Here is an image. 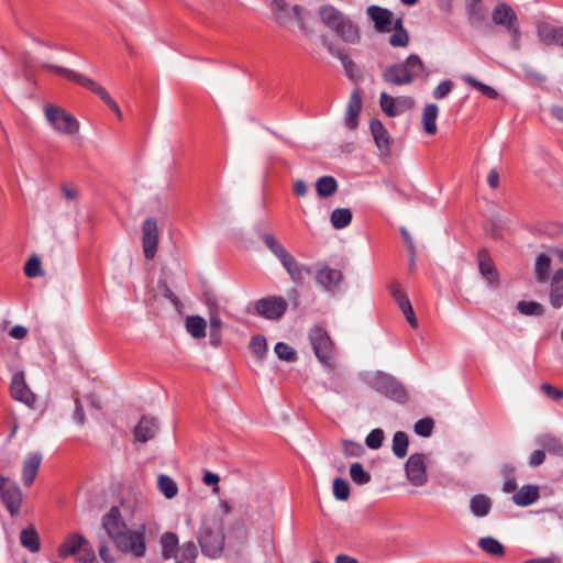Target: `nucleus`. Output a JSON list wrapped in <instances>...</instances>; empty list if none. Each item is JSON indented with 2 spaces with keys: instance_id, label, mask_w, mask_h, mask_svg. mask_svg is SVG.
<instances>
[{
  "instance_id": "1",
  "label": "nucleus",
  "mask_w": 563,
  "mask_h": 563,
  "mask_svg": "<svg viewBox=\"0 0 563 563\" xmlns=\"http://www.w3.org/2000/svg\"><path fill=\"white\" fill-rule=\"evenodd\" d=\"M321 22L343 42L357 44L361 40L357 24L346 14L331 4L319 8Z\"/></svg>"
},
{
  "instance_id": "2",
  "label": "nucleus",
  "mask_w": 563,
  "mask_h": 563,
  "mask_svg": "<svg viewBox=\"0 0 563 563\" xmlns=\"http://www.w3.org/2000/svg\"><path fill=\"white\" fill-rule=\"evenodd\" d=\"M41 67L47 70L55 71L69 80L78 84L79 86L90 90L95 95H97L117 115L119 120H122L123 114L120 110L119 104L117 101L110 96V93L98 82H96L93 79L77 73L75 70H71L69 68L49 64V63H43L41 64Z\"/></svg>"
},
{
  "instance_id": "3",
  "label": "nucleus",
  "mask_w": 563,
  "mask_h": 563,
  "mask_svg": "<svg viewBox=\"0 0 563 563\" xmlns=\"http://www.w3.org/2000/svg\"><path fill=\"white\" fill-rule=\"evenodd\" d=\"M426 73L421 58L416 55H409L404 63L393 64L383 71V80L388 85H409L413 79Z\"/></svg>"
},
{
  "instance_id": "4",
  "label": "nucleus",
  "mask_w": 563,
  "mask_h": 563,
  "mask_svg": "<svg viewBox=\"0 0 563 563\" xmlns=\"http://www.w3.org/2000/svg\"><path fill=\"white\" fill-rule=\"evenodd\" d=\"M198 541L205 555L209 558L219 556L225 541L222 522L218 520L203 521L198 534Z\"/></svg>"
},
{
  "instance_id": "5",
  "label": "nucleus",
  "mask_w": 563,
  "mask_h": 563,
  "mask_svg": "<svg viewBox=\"0 0 563 563\" xmlns=\"http://www.w3.org/2000/svg\"><path fill=\"white\" fill-rule=\"evenodd\" d=\"M368 384L379 394L397 402L404 404L408 399V394L404 385L394 376L384 372H376L372 375L368 379Z\"/></svg>"
},
{
  "instance_id": "6",
  "label": "nucleus",
  "mask_w": 563,
  "mask_h": 563,
  "mask_svg": "<svg viewBox=\"0 0 563 563\" xmlns=\"http://www.w3.org/2000/svg\"><path fill=\"white\" fill-rule=\"evenodd\" d=\"M45 118L52 128L58 133L74 135L79 131L78 120L64 109L46 104L44 108Z\"/></svg>"
},
{
  "instance_id": "7",
  "label": "nucleus",
  "mask_w": 563,
  "mask_h": 563,
  "mask_svg": "<svg viewBox=\"0 0 563 563\" xmlns=\"http://www.w3.org/2000/svg\"><path fill=\"white\" fill-rule=\"evenodd\" d=\"M113 543L121 552L132 554L135 558H142L146 552L143 530H131L128 528L113 540Z\"/></svg>"
},
{
  "instance_id": "8",
  "label": "nucleus",
  "mask_w": 563,
  "mask_h": 563,
  "mask_svg": "<svg viewBox=\"0 0 563 563\" xmlns=\"http://www.w3.org/2000/svg\"><path fill=\"white\" fill-rule=\"evenodd\" d=\"M271 10L277 23L286 25L295 20L301 30L305 29V9L301 5L295 4L289 7L286 0H273Z\"/></svg>"
},
{
  "instance_id": "9",
  "label": "nucleus",
  "mask_w": 563,
  "mask_h": 563,
  "mask_svg": "<svg viewBox=\"0 0 563 563\" xmlns=\"http://www.w3.org/2000/svg\"><path fill=\"white\" fill-rule=\"evenodd\" d=\"M309 339L317 358L329 365L333 358V343L327 331L320 327H313L309 332Z\"/></svg>"
},
{
  "instance_id": "10",
  "label": "nucleus",
  "mask_w": 563,
  "mask_h": 563,
  "mask_svg": "<svg viewBox=\"0 0 563 563\" xmlns=\"http://www.w3.org/2000/svg\"><path fill=\"white\" fill-rule=\"evenodd\" d=\"M0 497L11 516L19 514L23 496L15 482L8 477L0 476Z\"/></svg>"
},
{
  "instance_id": "11",
  "label": "nucleus",
  "mask_w": 563,
  "mask_h": 563,
  "mask_svg": "<svg viewBox=\"0 0 563 563\" xmlns=\"http://www.w3.org/2000/svg\"><path fill=\"white\" fill-rule=\"evenodd\" d=\"M288 303L283 297L271 296L262 298L255 302L256 313L267 320L280 319L286 310Z\"/></svg>"
},
{
  "instance_id": "12",
  "label": "nucleus",
  "mask_w": 563,
  "mask_h": 563,
  "mask_svg": "<svg viewBox=\"0 0 563 563\" xmlns=\"http://www.w3.org/2000/svg\"><path fill=\"white\" fill-rule=\"evenodd\" d=\"M10 395L14 400L24 404L29 408L34 407L36 402V396L26 384L25 374L23 371H19L12 376L10 383Z\"/></svg>"
},
{
  "instance_id": "13",
  "label": "nucleus",
  "mask_w": 563,
  "mask_h": 563,
  "mask_svg": "<svg viewBox=\"0 0 563 563\" xmlns=\"http://www.w3.org/2000/svg\"><path fill=\"white\" fill-rule=\"evenodd\" d=\"M405 471L411 485L416 487L424 485L428 481L424 454H411L406 462Z\"/></svg>"
},
{
  "instance_id": "14",
  "label": "nucleus",
  "mask_w": 563,
  "mask_h": 563,
  "mask_svg": "<svg viewBox=\"0 0 563 563\" xmlns=\"http://www.w3.org/2000/svg\"><path fill=\"white\" fill-rule=\"evenodd\" d=\"M142 245L145 258L153 260L158 245V228L153 218H146L142 223Z\"/></svg>"
},
{
  "instance_id": "15",
  "label": "nucleus",
  "mask_w": 563,
  "mask_h": 563,
  "mask_svg": "<svg viewBox=\"0 0 563 563\" xmlns=\"http://www.w3.org/2000/svg\"><path fill=\"white\" fill-rule=\"evenodd\" d=\"M379 104L383 112L394 118L402 113L405 110L411 107L412 99L410 97H391L387 92H382L379 96Z\"/></svg>"
},
{
  "instance_id": "16",
  "label": "nucleus",
  "mask_w": 563,
  "mask_h": 563,
  "mask_svg": "<svg viewBox=\"0 0 563 563\" xmlns=\"http://www.w3.org/2000/svg\"><path fill=\"white\" fill-rule=\"evenodd\" d=\"M492 20L496 25H501L510 31L520 25L514 9L506 2H499L492 12Z\"/></svg>"
},
{
  "instance_id": "17",
  "label": "nucleus",
  "mask_w": 563,
  "mask_h": 563,
  "mask_svg": "<svg viewBox=\"0 0 563 563\" xmlns=\"http://www.w3.org/2000/svg\"><path fill=\"white\" fill-rule=\"evenodd\" d=\"M102 527L113 541L118 536L123 533L128 526L122 518L119 507L112 506L102 518Z\"/></svg>"
},
{
  "instance_id": "18",
  "label": "nucleus",
  "mask_w": 563,
  "mask_h": 563,
  "mask_svg": "<svg viewBox=\"0 0 563 563\" xmlns=\"http://www.w3.org/2000/svg\"><path fill=\"white\" fill-rule=\"evenodd\" d=\"M366 13L376 31L386 33L391 30L393 13L388 9L373 4L367 8Z\"/></svg>"
},
{
  "instance_id": "19",
  "label": "nucleus",
  "mask_w": 563,
  "mask_h": 563,
  "mask_svg": "<svg viewBox=\"0 0 563 563\" xmlns=\"http://www.w3.org/2000/svg\"><path fill=\"white\" fill-rule=\"evenodd\" d=\"M342 279V272L329 266H323L316 273L317 283L327 291H333Z\"/></svg>"
},
{
  "instance_id": "20",
  "label": "nucleus",
  "mask_w": 563,
  "mask_h": 563,
  "mask_svg": "<svg viewBox=\"0 0 563 563\" xmlns=\"http://www.w3.org/2000/svg\"><path fill=\"white\" fill-rule=\"evenodd\" d=\"M536 29L538 40L547 46L558 45L563 34V26H554L544 21L537 22Z\"/></svg>"
},
{
  "instance_id": "21",
  "label": "nucleus",
  "mask_w": 563,
  "mask_h": 563,
  "mask_svg": "<svg viewBox=\"0 0 563 563\" xmlns=\"http://www.w3.org/2000/svg\"><path fill=\"white\" fill-rule=\"evenodd\" d=\"M42 463V454L33 452L26 455L22 464V482L25 486H31L37 475Z\"/></svg>"
},
{
  "instance_id": "22",
  "label": "nucleus",
  "mask_w": 563,
  "mask_h": 563,
  "mask_svg": "<svg viewBox=\"0 0 563 563\" xmlns=\"http://www.w3.org/2000/svg\"><path fill=\"white\" fill-rule=\"evenodd\" d=\"M362 111V96L358 89L352 91L347 102L344 123L350 130L357 126V118Z\"/></svg>"
},
{
  "instance_id": "23",
  "label": "nucleus",
  "mask_w": 563,
  "mask_h": 563,
  "mask_svg": "<svg viewBox=\"0 0 563 563\" xmlns=\"http://www.w3.org/2000/svg\"><path fill=\"white\" fill-rule=\"evenodd\" d=\"M158 431V424L155 418L143 416L134 428L136 441L145 443L153 439Z\"/></svg>"
},
{
  "instance_id": "24",
  "label": "nucleus",
  "mask_w": 563,
  "mask_h": 563,
  "mask_svg": "<svg viewBox=\"0 0 563 563\" xmlns=\"http://www.w3.org/2000/svg\"><path fill=\"white\" fill-rule=\"evenodd\" d=\"M478 268L483 277L490 284H496L498 280V273L496 266L486 249H481L477 254Z\"/></svg>"
},
{
  "instance_id": "25",
  "label": "nucleus",
  "mask_w": 563,
  "mask_h": 563,
  "mask_svg": "<svg viewBox=\"0 0 563 563\" xmlns=\"http://www.w3.org/2000/svg\"><path fill=\"white\" fill-rule=\"evenodd\" d=\"M550 303L554 309L563 307V268L556 269L551 278Z\"/></svg>"
},
{
  "instance_id": "26",
  "label": "nucleus",
  "mask_w": 563,
  "mask_h": 563,
  "mask_svg": "<svg viewBox=\"0 0 563 563\" xmlns=\"http://www.w3.org/2000/svg\"><path fill=\"white\" fill-rule=\"evenodd\" d=\"M540 497L537 485H523L512 495V501L520 507H527L536 503Z\"/></svg>"
},
{
  "instance_id": "27",
  "label": "nucleus",
  "mask_w": 563,
  "mask_h": 563,
  "mask_svg": "<svg viewBox=\"0 0 563 563\" xmlns=\"http://www.w3.org/2000/svg\"><path fill=\"white\" fill-rule=\"evenodd\" d=\"M87 543V540L79 533H71L68 536L65 541L60 544L58 549V555L63 559L75 555L84 544Z\"/></svg>"
},
{
  "instance_id": "28",
  "label": "nucleus",
  "mask_w": 563,
  "mask_h": 563,
  "mask_svg": "<svg viewBox=\"0 0 563 563\" xmlns=\"http://www.w3.org/2000/svg\"><path fill=\"white\" fill-rule=\"evenodd\" d=\"M283 266L296 284H302L305 278L311 274V268L299 264L294 256L290 257L289 262L286 261Z\"/></svg>"
},
{
  "instance_id": "29",
  "label": "nucleus",
  "mask_w": 563,
  "mask_h": 563,
  "mask_svg": "<svg viewBox=\"0 0 563 563\" xmlns=\"http://www.w3.org/2000/svg\"><path fill=\"white\" fill-rule=\"evenodd\" d=\"M369 129L377 147L388 152L390 142L388 132L383 123L378 119H373L371 120Z\"/></svg>"
},
{
  "instance_id": "30",
  "label": "nucleus",
  "mask_w": 563,
  "mask_h": 563,
  "mask_svg": "<svg viewBox=\"0 0 563 563\" xmlns=\"http://www.w3.org/2000/svg\"><path fill=\"white\" fill-rule=\"evenodd\" d=\"M536 443L550 454L563 457V443L553 434H541L536 438Z\"/></svg>"
},
{
  "instance_id": "31",
  "label": "nucleus",
  "mask_w": 563,
  "mask_h": 563,
  "mask_svg": "<svg viewBox=\"0 0 563 563\" xmlns=\"http://www.w3.org/2000/svg\"><path fill=\"white\" fill-rule=\"evenodd\" d=\"M492 509V500L484 494L474 495L470 500V510L473 516L483 518L486 517Z\"/></svg>"
},
{
  "instance_id": "32",
  "label": "nucleus",
  "mask_w": 563,
  "mask_h": 563,
  "mask_svg": "<svg viewBox=\"0 0 563 563\" xmlns=\"http://www.w3.org/2000/svg\"><path fill=\"white\" fill-rule=\"evenodd\" d=\"M178 537L174 532H165L161 537V544H162V556L165 560L174 558L179 549H178Z\"/></svg>"
},
{
  "instance_id": "33",
  "label": "nucleus",
  "mask_w": 563,
  "mask_h": 563,
  "mask_svg": "<svg viewBox=\"0 0 563 563\" xmlns=\"http://www.w3.org/2000/svg\"><path fill=\"white\" fill-rule=\"evenodd\" d=\"M438 112H439V108L435 103H428L423 108L422 124H423L424 131L430 135H433L437 133Z\"/></svg>"
},
{
  "instance_id": "34",
  "label": "nucleus",
  "mask_w": 563,
  "mask_h": 563,
  "mask_svg": "<svg viewBox=\"0 0 563 563\" xmlns=\"http://www.w3.org/2000/svg\"><path fill=\"white\" fill-rule=\"evenodd\" d=\"M186 330L195 339H201L206 336L207 322L200 316H188L186 318Z\"/></svg>"
},
{
  "instance_id": "35",
  "label": "nucleus",
  "mask_w": 563,
  "mask_h": 563,
  "mask_svg": "<svg viewBox=\"0 0 563 563\" xmlns=\"http://www.w3.org/2000/svg\"><path fill=\"white\" fill-rule=\"evenodd\" d=\"M20 542L30 552L35 553L40 550V538L33 526H29L20 532Z\"/></svg>"
},
{
  "instance_id": "36",
  "label": "nucleus",
  "mask_w": 563,
  "mask_h": 563,
  "mask_svg": "<svg viewBox=\"0 0 563 563\" xmlns=\"http://www.w3.org/2000/svg\"><path fill=\"white\" fill-rule=\"evenodd\" d=\"M262 239L265 245L280 261L282 264H284L286 261H290L292 255L272 234H264Z\"/></svg>"
},
{
  "instance_id": "37",
  "label": "nucleus",
  "mask_w": 563,
  "mask_h": 563,
  "mask_svg": "<svg viewBox=\"0 0 563 563\" xmlns=\"http://www.w3.org/2000/svg\"><path fill=\"white\" fill-rule=\"evenodd\" d=\"M551 269V258L549 255L541 253L534 262V277L538 283H544L549 278Z\"/></svg>"
},
{
  "instance_id": "38",
  "label": "nucleus",
  "mask_w": 563,
  "mask_h": 563,
  "mask_svg": "<svg viewBox=\"0 0 563 563\" xmlns=\"http://www.w3.org/2000/svg\"><path fill=\"white\" fill-rule=\"evenodd\" d=\"M316 190L322 198L331 197L338 190V183L332 176H322L316 183Z\"/></svg>"
},
{
  "instance_id": "39",
  "label": "nucleus",
  "mask_w": 563,
  "mask_h": 563,
  "mask_svg": "<svg viewBox=\"0 0 563 563\" xmlns=\"http://www.w3.org/2000/svg\"><path fill=\"white\" fill-rule=\"evenodd\" d=\"M391 29L394 34L389 37V44L393 47H405L409 42V35L402 25V20L397 19Z\"/></svg>"
},
{
  "instance_id": "40",
  "label": "nucleus",
  "mask_w": 563,
  "mask_h": 563,
  "mask_svg": "<svg viewBox=\"0 0 563 563\" xmlns=\"http://www.w3.org/2000/svg\"><path fill=\"white\" fill-rule=\"evenodd\" d=\"M197 554L198 551L195 542L188 541L179 548L178 553L174 558L176 563H195Z\"/></svg>"
},
{
  "instance_id": "41",
  "label": "nucleus",
  "mask_w": 563,
  "mask_h": 563,
  "mask_svg": "<svg viewBox=\"0 0 563 563\" xmlns=\"http://www.w3.org/2000/svg\"><path fill=\"white\" fill-rule=\"evenodd\" d=\"M352 221V212L347 208H336L331 213V224L334 229L346 228Z\"/></svg>"
},
{
  "instance_id": "42",
  "label": "nucleus",
  "mask_w": 563,
  "mask_h": 563,
  "mask_svg": "<svg viewBox=\"0 0 563 563\" xmlns=\"http://www.w3.org/2000/svg\"><path fill=\"white\" fill-rule=\"evenodd\" d=\"M157 486L159 492L167 499H172L178 494V486L176 482L168 475H159L157 478Z\"/></svg>"
},
{
  "instance_id": "43",
  "label": "nucleus",
  "mask_w": 563,
  "mask_h": 563,
  "mask_svg": "<svg viewBox=\"0 0 563 563\" xmlns=\"http://www.w3.org/2000/svg\"><path fill=\"white\" fill-rule=\"evenodd\" d=\"M478 547L490 555L501 556L505 553L504 545L497 539L492 537L481 538Z\"/></svg>"
},
{
  "instance_id": "44",
  "label": "nucleus",
  "mask_w": 563,
  "mask_h": 563,
  "mask_svg": "<svg viewBox=\"0 0 563 563\" xmlns=\"http://www.w3.org/2000/svg\"><path fill=\"white\" fill-rule=\"evenodd\" d=\"M408 444L409 440L407 433L397 431L393 437V453L399 459L405 457L407 455Z\"/></svg>"
},
{
  "instance_id": "45",
  "label": "nucleus",
  "mask_w": 563,
  "mask_h": 563,
  "mask_svg": "<svg viewBox=\"0 0 563 563\" xmlns=\"http://www.w3.org/2000/svg\"><path fill=\"white\" fill-rule=\"evenodd\" d=\"M516 309L519 313L530 317L542 316L544 312L543 306L540 302L533 300H520L517 303Z\"/></svg>"
},
{
  "instance_id": "46",
  "label": "nucleus",
  "mask_w": 563,
  "mask_h": 563,
  "mask_svg": "<svg viewBox=\"0 0 563 563\" xmlns=\"http://www.w3.org/2000/svg\"><path fill=\"white\" fill-rule=\"evenodd\" d=\"M351 479L357 485H365L371 482V474L366 472L360 462L352 463L350 466Z\"/></svg>"
},
{
  "instance_id": "47",
  "label": "nucleus",
  "mask_w": 563,
  "mask_h": 563,
  "mask_svg": "<svg viewBox=\"0 0 563 563\" xmlns=\"http://www.w3.org/2000/svg\"><path fill=\"white\" fill-rule=\"evenodd\" d=\"M462 79L464 82H466L470 86H472L473 88L479 90L484 96H486L490 99H496L498 96L497 91L493 87L481 82L479 80L475 79L471 75H463Z\"/></svg>"
},
{
  "instance_id": "48",
  "label": "nucleus",
  "mask_w": 563,
  "mask_h": 563,
  "mask_svg": "<svg viewBox=\"0 0 563 563\" xmlns=\"http://www.w3.org/2000/svg\"><path fill=\"white\" fill-rule=\"evenodd\" d=\"M274 351L282 361L295 362L297 358L296 351L285 342H277Z\"/></svg>"
},
{
  "instance_id": "49",
  "label": "nucleus",
  "mask_w": 563,
  "mask_h": 563,
  "mask_svg": "<svg viewBox=\"0 0 563 563\" xmlns=\"http://www.w3.org/2000/svg\"><path fill=\"white\" fill-rule=\"evenodd\" d=\"M250 350L258 360H262L267 351L266 339L263 335L253 336L250 342Z\"/></svg>"
},
{
  "instance_id": "50",
  "label": "nucleus",
  "mask_w": 563,
  "mask_h": 563,
  "mask_svg": "<svg viewBox=\"0 0 563 563\" xmlns=\"http://www.w3.org/2000/svg\"><path fill=\"white\" fill-rule=\"evenodd\" d=\"M333 495L338 500H346L350 497V486L347 482L341 477L333 481Z\"/></svg>"
},
{
  "instance_id": "51",
  "label": "nucleus",
  "mask_w": 563,
  "mask_h": 563,
  "mask_svg": "<svg viewBox=\"0 0 563 563\" xmlns=\"http://www.w3.org/2000/svg\"><path fill=\"white\" fill-rule=\"evenodd\" d=\"M433 428L434 421L431 418H422L418 420L413 426L415 432L423 438L430 437L432 434Z\"/></svg>"
},
{
  "instance_id": "52",
  "label": "nucleus",
  "mask_w": 563,
  "mask_h": 563,
  "mask_svg": "<svg viewBox=\"0 0 563 563\" xmlns=\"http://www.w3.org/2000/svg\"><path fill=\"white\" fill-rule=\"evenodd\" d=\"M334 55L340 59L349 78L354 79L356 64L343 51L339 49L336 53H334Z\"/></svg>"
},
{
  "instance_id": "53",
  "label": "nucleus",
  "mask_w": 563,
  "mask_h": 563,
  "mask_svg": "<svg viewBox=\"0 0 563 563\" xmlns=\"http://www.w3.org/2000/svg\"><path fill=\"white\" fill-rule=\"evenodd\" d=\"M383 440L384 431L382 429H374L367 434L365 444L372 450H377L382 446Z\"/></svg>"
},
{
  "instance_id": "54",
  "label": "nucleus",
  "mask_w": 563,
  "mask_h": 563,
  "mask_svg": "<svg viewBox=\"0 0 563 563\" xmlns=\"http://www.w3.org/2000/svg\"><path fill=\"white\" fill-rule=\"evenodd\" d=\"M24 274L31 278L42 275L41 261L37 256L34 255L26 262Z\"/></svg>"
},
{
  "instance_id": "55",
  "label": "nucleus",
  "mask_w": 563,
  "mask_h": 563,
  "mask_svg": "<svg viewBox=\"0 0 563 563\" xmlns=\"http://www.w3.org/2000/svg\"><path fill=\"white\" fill-rule=\"evenodd\" d=\"M466 12L470 20L475 22H479L483 18V11L481 7V2H475L474 0H466Z\"/></svg>"
},
{
  "instance_id": "56",
  "label": "nucleus",
  "mask_w": 563,
  "mask_h": 563,
  "mask_svg": "<svg viewBox=\"0 0 563 563\" xmlns=\"http://www.w3.org/2000/svg\"><path fill=\"white\" fill-rule=\"evenodd\" d=\"M390 295L397 302L400 310H402V305H405V302L411 303L407 295L402 291L401 287L397 283L390 285Z\"/></svg>"
},
{
  "instance_id": "57",
  "label": "nucleus",
  "mask_w": 563,
  "mask_h": 563,
  "mask_svg": "<svg viewBox=\"0 0 563 563\" xmlns=\"http://www.w3.org/2000/svg\"><path fill=\"white\" fill-rule=\"evenodd\" d=\"M453 81L452 80H443L441 81L433 90L432 95L433 98L437 100L445 98L451 90L453 89Z\"/></svg>"
},
{
  "instance_id": "58",
  "label": "nucleus",
  "mask_w": 563,
  "mask_h": 563,
  "mask_svg": "<svg viewBox=\"0 0 563 563\" xmlns=\"http://www.w3.org/2000/svg\"><path fill=\"white\" fill-rule=\"evenodd\" d=\"M343 453L345 456H361L364 453L362 444L353 441H343Z\"/></svg>"
},
{
  "instance_id": "59",
  "label": "nucleus",
  "mask_w": 563,
  "mask_h": 563,
  "mask_svg": "<svg viewBox=\"0 0 563 563\" xmlns=\"http://www.w3.org/2000/svg\"><path fill=\"white\" fill-rule=\"evenodd\" d=\"M509 34V47L512 51H519L521 48V31L520 25L508 31Z\"/></svg>"
},
{
  "instance_id": "60",
  "label": "nucleus",
  "mask_w": 563,
  "mask_h": 563,
  "mask_svg": "<svg viewBox=\"0 0 563 563\" xmlns=\"http://www.w3.org/2000/svg\"><path fill=\"white\" fill-rule=\"evenodd\" d=\"M540 389L551 399L553 400H562L563 399V390L548 384L543 383L540 386Z\"/></svg>"
},
{
  "instance_id": "61",
  "label": "nucleus",
  "mask_w": 563,
  "mask_h": 563,
  "mask_svg": "<svg viewBox=\"0 0 563 563\" xmlns=\"http://www.w3.org/2000/svg\"><path fill=\"white\" fill-rule=\"evenodd\" d=\"M401 311L405 314L406 320L408 321V323L412 328H417L418 327V320L416 318L412 305L405 302V305H402V310Z\"/></svg>"
},
{
  "instance_id": "62",
  "label": "nucleus",
  "mask_w": 563,
  "mask_h": 563,
  "mask_svg": "<svg viewBox=\"0 0 563 563\" xmlns=\"http://www.w3.org/2000/svg\"><path fill=\"white\" fill-rule=\"evenodd\" d=\"M545 460V452H544V449L543 450H536L534 452L531 453L530 457H529V465L531 467H537L539 465H541Z\"/></svg>"
},
{
  "instance_id": "63",
  "label": "nucleus",
  "mask_w": 563,
  "mask_h": 563,
  "mask_svg": "<svg viewBox=\"0 0 563 563\" xmlns=\"http://www.w3.org/2000/svg\"><path fill=\"white\" fill-rule=\"evenodd\" d=\"M73 418L78 424H84L85 420H86L82 405L80 404L79 399H77V398L75 399V410H74Z\"/></svg>"
},
{
  "instance_id": "64",
  "label": "nucleus",
  "mask_w": 563,
  "mask_h": 563,
  "mask_svg": "<svg viewBox=\"0 0 563 563\" xmlns=\"http://www.w3.org/2000/svg\"><path fill=\"white\" fill-rule=\"evenodd\" d=\"M99 555L104 563H114V559L110 555V549L107 544L102 543L98 548Z\"/></svg>"
}]
</instances>
